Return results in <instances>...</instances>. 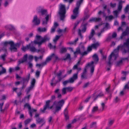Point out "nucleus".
<instances>
[{
    "instance_id": "1",
    "label": "nucleus",
    "mask_w": 129,
    "mask_h": 129,
    "mask_svg": "<svg viewBox=\"0 0 129 129\" xmlns=\"http://www.w3.org/2000/svg\"><path fill=\"white\" fill-rule=\"evenodd\" d=\"M120 48L122 49V54H125L127 53H129V38L127 39L126 42L124 43L123 45L120 44L118 46L113 52L114 53H118Z\"/></svg>"
},
{
    "instance_id": "2",
    "label": "nucleus",
    "mask_w": 129,
    "mask_h": 129,
    "mask_svg": "<svg viewBox=\"0 0 129 129\" xmlns=\"http://www.w3.org/2000/svg\"><path fill=\"white\" fill-rule=\"evenodd\" d=\"M55 96L54 95H53L51 96V100H48L46 102L45 105L43 107V109H41L40 110L43 113H44L45 112V111L47 109L48 110L52 109L54 106L55 105L56 103L57 102L56 101H55L53 104L51 106H50V103L51 101L54 100L55 99Z\"/></svg>"
},
{
    "instance_id": "3",
    "label": "nucleus",
    "mask_w": 129,
    "mask_h": 129,
    "mask_svg": "<svg viewBox=\"0 0 129 129\" xmlns=\"http://www.w3.org/2000/svg\"><path fill=\"white\" fill-rule=\"evenodd\" d=\"M83 0H79L78 1L76 4V7L73 11V15L71 16V19H75L78 15L79 10L81 5L83 2Z\"/></svg>"
},
{
    "instance_id": "4",
    "label": "nucleus",
    "mask_w": 129,
    "mask_h": 129,
    "mask_svg": "<svg viewBox=\"0 0 129 129\" xmlns=\"http://www.w3.org/2000/svg\"><path fill=\"white\" fill-rule=\"evenodd\" d=\"M59 10L58 12L61 20H63L65 17L66 13V7L64 5L60 4L59 5Z\"/></svg>"
},
{
    "instance_id": "5",
    "label": "nucleus",
    "mask_w": 129,
    "mask_h": 129,
    "mask_svg": "<svg viewBox=\"0 0 129 129\" xmlns=\"http://www.w3.org/2000/svg\"><path fill=\"white\" fill-rule=\"evenodd\" d=\"M94 63L93 61H92L91 63H88L84 68L83 72L81 73V79L82 80L84 79H86L87 78V76L86 75L87 74V67L88 66H90Z\"/></svg>"
},
{
    "instance_id": "6",
    "label": "nucleus",
    "mask_w": 129,
    "mask_h": 129,
    "mask_svg": "<svg viewBox=\"0 0 129 129\" xmlns=\"http://www.w3.org/2000/svg\"><path fill=\"white\" fill-rule=\"evenodd\" d=\"M24 108L26 107L28 108L29 114L31 117H32V112L37 111V110L36 109H31L30 106L28 103H26L24 105Z\"/></svg>"
},
{
    "instance_id": "7",
    "label": "nucleus",
    "mask_w": 129,
    "mask_h": 129,
    "mask_svg": "<svg viewBox=\"0 0 129 129\" xmlns=\"http://www.w3.org/2000/svg\"><path fill=\"white\" fill-rule=\"evenodd\" d=\"M14 44V42L12 41H10L9 42L6 41L3 43V45L5 46H6L8 44L10 45V46L9 48V49L11 50H12L13 49H16V48L13 47V45Z\"/></svg>"
},
{
    "instance_id": "8",
    "label": "nucleus",
    "mask_w": 129,
    "mask_h": 129,
    "mask_svg": "<svg viewBox=\"0 0 129 129\" xmlns=\"http://www.w3.org/2000/svg\"><path fill=\"white\" fill-rule=\"evenodd\" d=\"M37 13L40 16H43L46 14L47 12V10H45L41 7H39L37 9Z\"/></svg>"
},
{
    "instance_id": "9",
    "label": "nucleus",
    "mask_w": 129,
    "mask_h": 129,
    "mask_svg": "<svg viewBox=\"0 0 129 129\" xmlns=\"http://www.w3.org/2000/svg\"><path fill=\"white\" fill-rule=\"evenodd\" d=\"M36 121L37 124H41V125L39 126V128H41L45 123V121L44 118H41L39 117H38L36 119Z\"/></svg>"
},
{
    "instance_id": "10",
    "label": "nucleus",
    "mask_w": 129,
    "mask_h": 129,
    "mask_svg": "<svg viewBox=\"0 0 129 129\" xmlns=\"http://www.w3.org/2000/svg\"><path fill=\"white\" fill-rule=\"evenodd\" d=\"M81 30L80 29H79L78 30V34L81 38H82L83 36L81 34V32L82 31L83 33L85 32L87 29V27H86L82 25L81 26Z\"/></svg>"
},
{
    "instance_id": "11",
    "label": "nucleus",
    "mask_w": 129,
    "mask_h": 129,
    "mask_svg": "<svg viewBox=\"0 0 129 129\" xmlns=\"http://www.w3.org/2000/svg\"><path fill=\"white\" fill-rule=\"evenodd\" d=\"M32 22L34 25H39L40 23V20L38 18L37 15H35L33 18Z\"/></svg>"
},
{
    "instance_id": "12",
    "label": "nucleus",
    "mask_w": 129,
    "mask_h": 129,
    "mask_svg": "<svg viewBox=\"0 0 129 129\" xmlns=\"http://www.w3.org/2000/svg\"><path fill=\"white\" fill-rule=\"evenodd\" d=\"M92 58L94 61H92L91 62L88 63H91L92 61H93L94 62L93 64H96L99 61V58L98 55L96 54H94L92 56Z\"/></svg>"
},
{
    "instance_id": "13",
    "label": "nucleus",
    "mask_w": 129,
    "mask_h": 129,
    "mask_svg": "<svg viewBox=\"0 0 129 129\" xmlns=\"http://www.w3.org/2000/svg\"><path fill=\"white\" fill-rule=\"evenodd\" d=\"M27 56L28 55L27 54L25 55L23 57V58L19 61L18 62L19 64L21 63L27 61Z\"/></svg>"
},
{
    "instance_id": "14",
    "label": "nucleus",
    "mask_w": 129,
    "mask_h": 129,
    "mask_svg": "<svg viewBox=\"0 0 129 129\" xmlns=\"http://www.w3.org/2000/svg\"><path fill=\"white\" fill-rule=\"evenodd\" d=\"M50 39V37L48 35L44 36L43 37H42L41 38V40L44 43L49 41Z\"/></svg>"
},
{
    "instance_id": "15",
    "label": "nucleus",
    "mask_w": 129,
    "mask_h": 129,
    "mask_svg": "<svg viewBox=\"0 0 129 129\" xmlns=\"http://www.w3.org/2000/svg\"><path fill=\"white\" fill-rule=\"evenodd\" d=\"M21 43L20 42H19V43H16L15 44H14H14L13 45V46L14 47H15L16 48V49H13L12 50H11V52H16L17 51V47L19 48L20 45H21Z\"/></svg>"
},
{
    "instance_id": "16",
    "label": "nucleus",
    "mask_w": 129,
    "mask_h": 129,
    "mask_svg": "<svg viewBox=\"0 0 129 129\" xmlns=\"http://www.w3.org/2000/svg\"><path fill=\"white\" fill-rule=\"evenodd\" d=\"M30 77V75L29 74L27 77L26 78H23L22 79V83H24L27 84L28 82Z\"/></svg>"
},
{
    "instance_id": "17",
    "label": "nucleus",
    "mask_w": 129,
    "mask_h": 129,
    "mask_svg": "<svg viewBox=\"0 0 129 129\" xmlns=\"http://www.w3.org/2000/svg\"><path fill=\"white\" fill-rule=\"evenodd\" d=\"M78 74L76 73L74 74L72 77L70 78V80H72V82L73 83L75 80L77 79Z\"/></svg>"
},
{
    "instance_id": "18",
    "label": "nucleus",
    "mask_w": 129,
    "mask_h": 129,
    "mask_svg": "<svg viewBox=\"0 0 129 129\" xmlns=\"http://www.w3.org/2000/svg\"><path fill=\"white\" fill-rule=\"evenodd\" d=\"M101 18H91L89 21V22L94 21L95 22H98L101 21Z\"/></svg>"
},
{
    "instance_id": "19",
    "label": "nucleus",
    "mask_w": 129,
    "mask_h": 129,
    "mask_svg": "<svg viewBox=\"0 0 129 129\" xmlns=\"http://www.w3.org/2000/svg\"><path fill=\"white\" fill-rule=\"evenodd\" d=\"M129 34V27H127L126 28L125 30L122 33V36H123L128 35Z\"/></svg>"
},
{
    "instance_id": "20",
    "label": "nucleus",
    "mask_w": 129,
    "mask_h": 129,
    "mask_svg": "<svg viewBox=\"0 0 129 129\" xmlns=\"http://www.w3.org/2000/svg\"><path fill=\"white\" fill-rule=\"evenodd\" d=\"M0 67H1L2 69L1 71H0V75L2 74L6 73V69L5 68H4L3 67L2 64H0Z\"/></svg>"
},
{
    "instance_id": "21",
    "label": "nucleus",
    "mask_w": 129,
    "mask_h": 129,
    "mask_svg": "<svg viewBox=\"0 0 129 129\" xmlns=\"http://www.w3.org/2000/svg\"><path fill=\"white\" fill-rule=\"evenodd\" d=\"M64 101L63 100H61L57 102V105L58 106L62 107L63 106V105L64 104Z\"/></svg>"
},
{
    "instance_id": "22",
    "label": "nucleus",
    "mask_w": 129,
    "mask_h": 129,
    "mask_svg": "<svg viewBox=\"0 0 129 129\" xmlns=\"http://www.w3.org/2000/svg\"><path fill=\"white\" fill-rule=\"evenodd\" d=\"M95 34V32L93 29H92L91 32L90 34V35L89 36V39L90 40L93 37Z\"/></svg>"
},
{
    "instance_id": "23",
    "label": "nucleus",
    "mask_w": 129,
    "mask_h": 129,
    "mask_svg": "<svg viewBox=\"0 0 129 129\" xmlns=\"http://www.w3.org/2000/svg\"><path fill=\"white\" fill-rule=\"evenodd\" d=\"M69 83H73L72 82V80H71L70 78L69 80L65 81H63V82L62 83L63 85L64 86H65L67 84Z\"/></svg>"
},
{
    "instance_id": "24",
    "label": "nucleus",
    "mask_w": 129,
    "mask_h": 129,
    "mask_svg": "<svg viewBox=\"0 0 129 129\" xmlns=\"http://www.w3.org/2000/svg\"><path fill=\"white\" fill-rule=\"evenodd\" d=\"M31 45V43H29L28 45H27L26 47L23 46L21 48L22 50L24 52H25L26 50L29 49L30 48V46Z\"/></svg>"
},
{
    "instance_id": "25",
    "label": "nucleus",
    "mask_w": 129,
    "mask_h": 129,
    "mask_svg": "<svg viewBox=\"0 0 129 129\" xmlns=\"http://www.w3.org/2000/svg\"><path fill=\"white\" fill-rule=\"evenodd\" d=\"M47 30V28L45 27H39L38 29V31L39 32H45Z\"/></svg>"
},
{
    "instance_id": "26",
    "label": "nucleus",
    "mask_w": 129,
    "mask_h": 129,
    "mask_svg": "<svg viewBox=\"0 0 129 129\" xmlns=\"http://www.w3.org/2000/svg\"><path fill=\"white\" fill-rule=\"evenodd\" d=\"M81 54V53L80 52V49L79 48L77 49L76 51L74 52V57H77L76 55L78 54Z\"/></svg>"
},
{
    "instance_id": "27",
    "label": "nucleus",
    "mask_w": 129,
    "mask_h": 129,
    "mask_svg": "<svg viewBox=\"0 0 129 129\" xmlns=\"http://www.w3.org/2000/svg\"><path fill=\"white\" fill-rule=\"evenodd\" d=\"M6 28L7 29H9L10 30H12L14 29V27L11 25H6L5 26Z\"/></svg>"
},
{
    "instance_id": "28",
    "label": "nucleus",
    "mask_w": 129,
    "mask_h": 129,
    "mask_svg": "<svg viewBox=\"0 0 129 129\" xmlns=\"http://www.w3.org/2000/svg\"><path fill=\"white\" fill-rule=\"evenodd\" d=\"M36 81V80L35 78L33 79L31 81V85L30 86L33 88L35 86Z\"/></svg>"
},
{
    "instance_id": "29",
    "label": "nucleus",
    "mask_w": 129,
    "mask_h": 129,
    "mask_svg": "<svg viewBox=\"0 0 129 129\" xmlns=\"http://www.w3.org/2000/svg\"><path fill=\"white\" fill-rule=\"evenodd\" d=\"M122 1H120L119 2V5L118 6V11H120L122 8Z\"/></svg>"
},
{
    "instance_id": "30",
    "label": "nucleus",
    "mask_w": 129,
    "mask_h": 129,
    "mask_svg": "<svg viewBox=\"0 0 129 129\" xmlns=\"http://www.w3.org/2000/svg\"><path fill=\"white\" fill-rule=\"evenodd\" d=\"M65 70H59V73H57L56 74L57 76V77H60V76L62 74H63L65 72Z\"/></svg>"
},
{
    "instance_id": "31",
    "label": "nucleus",
    "mask_w": 129,
    "mask_h": 129,
    "mask_svg": "<svg viewBox=\"0 0 129 129\" xmlns=\"http://www.w3.org/2000/svg\"><path fill=\"white\" fill-rule=\"evenodd\" d=\"M65 70H59V73H57L56 74L57 76V77H60V76L62 74H63L65 72Z\"/></svg>"
},
{
    "instance_id": "32",
    "label": "nucleus",
    "mask_w": 129,
    "mask_h": 129,
    "mask_svg": "<svg viewBox=\"0 0 129 129\" xmlns=\"http://www.w3.org/2000/svg\"><path fill=\"white\" fill-rule=\"evenodd\" d=\"M33 88L31 87L30 86L27 88L25 91L26 92V94H28L30 91Z\"/></svg>"
},
{
    "instance_id": "33",
    "label": "nucleus",
    "mask_w": 129,
    "mask_h": 129,
    "mask_svg": "<svg viewBox=\"0 0 129 129\" xmlns=\"http://www.w3.org/2000/svg\"><path fill=\"white\" fill-rule=\"evenodd\" d=\"M54 55V53H52L51 55L48 57L46 58L45 60L48 62L49 61H50L51 60L52 58V56H53Z\"/></svg>"
},
{
    "instance_id": "34",
    "label": "nucleus",
    "mask_w": 129,
    "mask_h": 129,
    "mask_svg": "<svg viewBox=\"0 0 129 129\" xmlns=\"http://www.w3.org/2000/svg\"><path fill=\"white\" fill-rule=\"evenodd\" d=\"M78 38H77L74 41L71 42H69L68 44L70 45H73L76 44V42L78 41Z\"/></svg>"
},
{
    "instance_id": "35",
    "label": "nucleus",
    "mask_w": 129,
    "mask_h": 129,
    "mask_svg": "<svg viewBox=\"0 0 129 129\" xmlns=\"http://www.w3.org/2000/svg\"><path fill=\"white\" fill-rule=\"evenodd\" d=\"M29 49L30 51L33 52H35L36 50V49L35 47L33 46L31 47V46H30V48H29Z\"/></svg>"
},
{
    "instance_id": "36",
    "label": "nucleus",
    "mask_w": 129,
    "mask_h": 129,
    "mask_svg": "<svg viewBox=\"0 0 129 129\" xmlns=\"http://www.w3.org/2000/svg\"><path fill=\"white\" fill-rule=\"evenodd\" d=\"M108 18V20H111L114 18V17L112 15H110L109 16H106V18L105 19V20H107Z\"/></svg>"
},
{
    "instance_id": "37",
    "label": "nucleus",
    "mask_w": 129,
    "mask_h": 129,
    "mask_svg": "<svg viewBox=\"0 0 129 129\" xmlns=\"http://www.w3.org/2000/svg\"><path fill=\"white\" fill-rule=\"evenodd\" d=\"M96 122H92L91 124L90 125V128L96 127Z\"/></svg>"
},
{
    "instance_id": "38",
    "label": "nucleus",
    "mask_w": 129,
    "mask_h": 129,
    "mask_svg": "<svg viewBox=\"0 0 129 129\" xmlns=\"http://www.w3.org/2000/svg\"><path fill=\"white\" fill-rule=\"evenodd\" d=\"M68 59L70 60L71 59L70 55L69 54H68L66 57L63 59V60H66Z\"/></svg>"
},
{
    "instance_id": "39",
    "label": "nucleus",
    "mask_w": 129,
    "mask_h": 129,
    "mask_svg": "<svg viewBox=\"0 0 129 129\" xmlns=\"http://www.w3.org/2000/svg\"><path fill=\"white\" fill-rule=\"evenodd\" d=\"M98 106H94L92 109V113H93L98 110Z\"/></svg>"
},
{
    "instance_id": "40",
    "label": "nucleus",
    "mask_w": 129,
    "mask_h": 129,
    "mask_svg": "<svg viewBox=\"0 0 129 129\" xmlns=\"http://www.w3.org/2000/svg\"><path fill=\"white\" fill-rule=\"evenodd\" d=\"M67 51V50L66 48H62L60 51V53H63L66 52Z\"/></svg>"
},
{
    "instance_id": "41",
    "label": "nucleus",
    "mask_w": 129,
    "mask_h": 129,
    "mask_svg": "<svg viewBox=\"0 0 129 129\" xmlns=\"http://www.w3.org/2000/svg\"><path fill=\"white\" fill-rule=\"evenodd\" d=\"M99 44L98 43L92 44L91 45L92 48H96L98 46Z\"/></svg>"
},
{
    "instance_id": "42",
    "label": "nucleus",
    "mask_w": 129,
    "mask_h": 129,
    "mask_svg": "<svg viewBox=\"0 0 129 129\" xmlns=\"http://www.w3.org/2000/svg\"><path fill=\"white\" fill-rule=\"evenodd\" d=\"M114 120H110L108 122V125L109 126H111L114 122Z\"/></svg>"
},
{
    "instance_id": "43",
    "label": "nucleus",
    "mask_w": 129,
    "mask_h": 129,
    "mask_svg": "<svg viewBox=\"0 0 129 129\" xmlns=\"http://www.w3.org/2000/svg\"><path fill=\"white\" fill-rule=\"evenodd\" d=\"M67 89L66 87H64L62 89V94H65L67 93Z\"/></svg>"
},
{
    "instance_id": "44",
    "label": "nucleus",
    "mask_w": 129,
    "mask_h": 129,
    "mask_svg": "<svg viewBox=\"0 0 129 129\" xmlns=\"http://www.w3.org/2000/svg\"><path fill=\"white\" fill-rule=\"evenodd\" d=\"M31 121V119L28 118L26 120L24 121V123L25 125H26L30 122Z\"/></svg>"
},
{
    "instance_id": "45",
    "label": "nucleus",
    "mask_w": 129,
    "mask_h": 129,
    "mask_svg": "<svg viewBox=\"0 0 129 129\" xmlns=\"http://www.w3.org/2000/svg\"><path fill=\"white\" fill-rule=\"evenodd\" d=\"M80 60H79V61L73 67V69H75L76 68H77V67H78V66L80 64Z\"/></svg>"
},
{
    "instance_id": "46",
    "label": "nucleus",
    "mask_w": 129,
    "mask_h": 129,
    "mask_svg": "<svg viewBox=\"0 0 129 129\" xmlns=\"http://www.w3.org/2000/svg\"><path fill=\"white\" fill-rule=\"evenodd\" d=\"M104 95L103 94L102 92H100L94 99V101H95L96 100L97 98L99 97H101L103 96Z\"/></svg>"
},
{
    "instance_id": "47",
    "label": "nucleus",
    "mask_w": 129,
    "mask_h": 129,
    "mask_svg": "<svg viewBox=\"0 0 129 129\" xmlns=\"http://www.w3.org/2000/svg\"><path fill=\"white\" fill-rule=\"evenodd\" d=\"M6 56V55L5 54H4L3 55H2L0 56V58H2L3 61H5V57Z\"/></svg>"
},
{
    "instance_id": "48",
    "label": "nucleus",
    "mask_w": 129,
    "mask_h": 129,
    "mask_svg": "<svg viewBox=\"0 0 129 129\" xmlns=\"http://www.w3.org/2000/svg\"><path fill=\"white\" fill-rule=\"evenodd\" d=\"M93 64L91 65H90V66H91V67L90 68V73H93L94 70V66L93 65Z\"/></svg>"
},
{
    "instance_id": "49",
    "label": "nucleus",
    "mask_w": 129,
    "mask_h": 129,
    "mask_svg": "<svg viewBox=\"0 0 129 129\" xmlns=\"http://www.w3.org/2000/svg\"><path fill=\"white\" fill-rule=\"evenodd\" d=\"M61 107H62L58 105L56 106L55 107L56 111L58 112L60 110H61Z\"/></svg>"
},
{
    "instance_id": "50",
    "label": "nucleus",
    "mask_w": 129,
    "mask_h": 129,
    "mask_svg": "<svg viewBox=\"0 0 129 129\" xmlns=\"http://www.w3.org/2000/svg\"><path fill=\"white\" fill-rule=\"evenodd\" d=\"M67 90L68 92H71L73 89V88L71 87H66Z\"/></svg>"
},
{
    "instance_id": "51",
    "label": "nucleus",
    "mask_w": 129,
    "mask_h": 129,
    "mask_svg": "<svg viewBox=\"0 0 129 129\" xmlns=\"http://www.w3.org/2000/svg\"><path fill=\"white\" fill-rule=\"evenodd\" d=\"M115 54L113 52H112L109 55L108 57V60H111L112 56H114Z\"/></svg>"
},
{
    "instance_id": "52",
    "label": "nucleus",
    "mask_w": 129,
    "mask_h": 129,
    "mask_svg": "<svg viewBox=\"0 0 129 129\" xmlns=\"http://www.w3.org/2000/svg\"><path fill=\"white\" fill-rule=\"evenodd\" d=\"M90 84V83L89 82H87L84 84L83 87L84 88H86Z\"/></svg>"
},
{
    "instance_id": "53",
    "label": "nucleus",
    "mask_w": 129,
    "mask_h": 129,
    "mask_svg": "<svg viewBox=\"0 0 129 129\" xmlns=\"http://www.w3.org/2000/svg\"><path fill=\"white\" fill-rule=\"evenodd\" d=\"M122 60H121L118 61H117L116 63V66H119V65L121 64L122 63Z\"/></svg>"
},
{
    "instance_id": "54",
    "label": "nucleus",
    "mask_w": 129,
    "mask_h": 129,
    "mask_svg": "<svg viewBox=\"0 0 129 129\" xmlns=\"http://www.w3.org/2000/svg\"><path fill=\"white\" fill-rule=\"evenodd\" d=\"M92 50V47L91 46H88L87 48V51L88 52H90Z\"/></svg>"
},
{
    "instance_id": "55",
    "label": "nucleus",
    "mask_w": 129,
    "mask_h": 129,
    "mask_svg": "<svg viewBox=\"0 0 129 129\" xmlns=\"http://www.w3.org/2000/svg\"><path fill=\"white\" fill-rule=\"evenodd\" d=\"M89 15H86L85 16H84L83 19V21H84L85 20H87L88 19V18L89 17Z\"/></svg>"
},
{
    "instance_id": "56",
    "label": "nucleus",
    "mask_w": 129,
    "mask_h": 129,
    "mask_svg": "<svg viewBox=\"0 0 129 129\" xmlns=\"http://www.w3.org/2000/svg\"><path fill=\"white\" fill-rule=\"evenodd\" d=\"M114 15L116 18H117L118 17V12L117 11H113Z\"/></svg>"
},
{
    "instance_id": "57",
    "label": "nucleus",
    "mask_w": 129,
    "mask_h": 129,
    "mask_svg": "<svg viewBox=\"0 0 129 129\" xmlns=\"http://www.w3.org/2000/svg\"><path fill=\"white\" fill-rule=\"evenodd\" d=\"M129 9V5H127L125 7V9L124 11L125 13H127L128 11V10Z\"/></svg>"
},
{
    "instance_id": "58",
    "label": "nucleus",
    "mask_w": 129,
    "mask_h": 129,
    "mask_svg": "<svg viewBox=\"0 0 129 129\" xmlns=\"http://www.w3.org/2000/svg\"><path fill=\"white\" fill-rule=\"evenodd\" d=\"M55 79V77H53L52 79L51 80V83H50L51 85L52 86H53L54 85V83H53V81Z\"/></svg>"
},
{
    "instance_id": "59",
    "label": "nucleus",
    "mask_w": 129,
    "mask_h": 129,
    "mask_svg": "<svg viewBox=\"0 0 129 129\" xmlns=\"http://www.w3.org/2000/svg\"><path fill=\"white\" fill-rule=\"evenodd\" d=\"M74 70H75L76 69L77 70V74H78V73L79 71H80L81 70V68L80 67H77V68H76L75 69H73Z\"/></svg>"
},
{
    "instance_id": "60",
    "label": "nucleus",
    "mask_w": 129,
    "mask_h": 129,
    "mask_svg": "<svg viewBox=\"0 0 129 129\" xmlns=\"http://www.w3.org/2000/svg\"><path fill=\"white\" fill-rule=\"evenodd\" d=\"M124 89L129 90V86L128 85V84H126L125 85L123 88V90Z\"/></svg>"
},
{
    "instance_id": "61",
    "label": "nucleus",
    "mask_w": 129,
    "mask_h": 129,
    "mask_svg": "<svg viewBox=\"0 0 129 129\" xmlns=\"http://www.w3.org/2000/svg\"><path fill=\"white\" fill-rule=\"evenodd\" d=\"M110 6L112 8L115 7L116 5V3H114L113 4L112 3H111L110 4Z\"/></svg>"
},
{
    "instance_id": "62",
    "label": "nucleus",
    "mask_w": 129,
    "mask_h": 129,
    "mask_svg": "<svg viewBox=\"0 0 129 129\" xmlns=\"http://www.w3.org/2000/svg\"><path fill=\"white\" fill-rule=\"evenodd\" d=\"M68 107L66 108L64 110V115L68 114V111L67 109Z\"/></svg>"
},
{
    "instance_id": "63",
    "label": "nucleus",
    "mask_w": 129,
    "mask_h": 129,
    "mask_svg": "<svg viewBox=\"0 0 129 129\" xmlns=\"http://www.w3.org/2000/svg\"><path fill=\"white\" fill-rule=\"evenodd\" d=\"M88 52L87 51H85L84 52L81 53V55H82V56H83L85 55H87L88 53Z\"/></svg>"
},
{
    "instance_id": "64",
    "label": "nucleus",
    "mask_w": 129,
    "mask_h": 129,
    "mask_svg": "<svg viewBox=\"0 0 129 129\" xmlns=\"http://www.w3.org/2000/svg\"><path fill=\"white\" fill-rule=\"evenodd\" d=\"M36 39L37 40H39V39H41V38H42L41 37V36L40 35H36Z\"/></svg>"
}]
</instances>
